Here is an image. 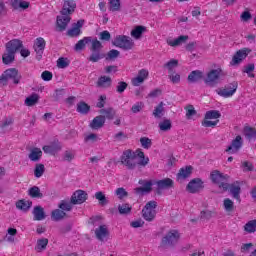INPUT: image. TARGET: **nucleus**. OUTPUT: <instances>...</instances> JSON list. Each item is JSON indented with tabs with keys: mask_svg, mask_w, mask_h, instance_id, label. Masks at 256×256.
<instances>
[{
	"mask_svg": "<svg viewBox=\"0 0 256 256\" xmlns=\"http://www.w3.org/2000/svg\"><path fill=\"white\" fill-rule=\"evenodd\" d=\"M224 76L225 72L223 71L221 65L214 64L213 68L206 73V77H204V83L210 87H213L214 85H217V83L221 81V77Z\"/></svg>",
	"mask_w": 256,
	"mask_h": 256,
	"instance_id": "1",
	"label": "nucleus"
},
{
	"mask_svg": "<svg viewBox=\"0 0 256 256\" xmlns=\"http://www.w3.org/2000/svg\"><path fill=\"white\" fill-rule=\"evenodd\" d=\"M181 235L177 230H170L166 233L161 240L160 249H171V247H175L177 245Z\"/></svg>",
	"mask_w": 256,
	"mask_h": 256,
	"instance_id": "2",
	"label": "nucleus"
},
{
	"mask_svg": "<svg viewBox=\"0 0 256 256\" xmlns=\"http://www.w3.org/2000/svg\"><path fill=\"white\" fill-rule=\"evenodd\" d=\"M210 179L215 185H218L219 189L227 191L229 189V175L223 174L218 170H214L210 174Z\"/></svg>",
	"mask_w": 256,
	"mask_h": 256,
	"instance_id": "3",
	"label": "nucleus"
},
{
	"mask_svg": "<svg viewBox=\"0 0 256 256\" xmlns=\"http://www.w3.org/2000/svg\"><path fill=\"white\" fill-rule=\"evenodd\" d=\"M120 161L127 169H135L137 167V151H124L120 157Z\"/></svg>",
	"mask_w": 256,
	"mask_h": 256,
	"instance_id": "4",
	"label": "nucleus"
},
{
	"mask_svg": "<svg viewBox=\"0 0 256 256\" xmlns=\"http://www.w3.org/2000/svg\"><path fill=\"white\" fill-rule=\"evenodd\" d=\"M21 80V75H19V70L15 68H9L3 72L0 77V85H7L8 81H13L17 85Z\"/></svg>",
	"mask_w": 256,
	"mask_h": 256,
	"instance_id": "5",
	"label": "nucleus"
},
{
	"mask_svg": "<svg viewBox=\"0 0 256 256\" xmlns=\"http://www.w3.org/2000/svg\"><path fill=\"white\" fill-rule=\"evenodd\" d=\"M239 87V83L237 82H231L227 85H225L222 88H218L216 90L217 95H219L220 97H223L224 99H229L231 97H233V95H235V93H237V89Z\"/></svg>",
	"mask_w": 256,
	"mask_h": 256,
	"instance_id": "6",
	"label": "nucleus"
},
{
	"mask_svg": "<svg viewBox=\"0 0 256 256\" xmlns=\"http://www.w3.org/2000/svg\"><path fill=\"white\" fill-rule=\"evenodd\" d=\"M157 203L155 201H149L142 209V217L145 221H153L157 215Z\"/></svg>",
	"mask_w": 256,
	"mask_h": 256,
	"instance_id": "7",
	"label": "nucleus"
},
{
	"mask_svg": "<svg viewBox=\"0 0 256 256\" xmlns=\"http://www.w3.org/2000/svg\"><path fill=\"white\" fill-rule=\"evenodd\" d=\"M251 53V49L249 48H242L238 50L232 57V60L230 61L231 67H239L245 59H247V55Z\"/></svg>",
	"mask_w": 256,
	"mask_h": 256,
	"instance_id": "8",
	"label": "nucleus"
},
{
	"mask_svg": "<svg viewBox=\"0 0 256 256\" xmlns=\"http://www.w3.org/2000/svg\"><path fill=\"white\" fill-rule=\"evenodd\" d=\"M113 45H115V47H120V49L129 51L130 49H133L134 43L133 39L129 36H117L113 41Z\"/></svg>",
	"mask_w": 256,
	"mask_h": 256,
	"instance_id": "9",
	"label": "nucleus"
},
{
	"mask_svg": "<svg viewBox=\"0 0 256 256\" xmlns=\"http://www.w3.org/2000/svg\"><path fill=\"white\" fill-rule=\"evenodd\" d=\"M156 192L158 195H161V191H167L169 189H173L175 182L171 178H164L156 181Z\"/></svg>",
	"mask_w": 256,
	"mask_h": 256,
	"instance_id": "10",
	"label": "nucleus"
},
{
	"mask_svg": "<svg viewBox=\"0 0 256 256\" xmlns=\"http://www.w3.org/2000/svg\"><path fill=\"white\" fill-rule=\"evenodd\" d=\"M147 79H149V70L141 69L138 71L137 75L131 79V84L133 87H139L143 85Z\"/></svg>",
	"mask_w": 256,
	"mask_h": 256,
	"instance_id": "11",
	"label": "nucleus"
},
{
	"mask_svg": "<svg viewBox=\"0 0 256 256\" xmlns=\"http://www.w3.org/2000/svg\"><path fill=\"white\" fill-rule=\"evenodd\" d=\"M45 45H47V43L45 42V39L43 37H39L34 41L33 49L36 53V59L38 61H41V58L43 57V52L45 51Z\"/></svg>",
	"mask_w": 256,
	"mask_h": 256,
	"instance_id": "12",
	"label": "nucleus"
},
{
	"mask_svg": "<svg viewBox=\"0 0 256 256\" xmlns=\"http://www.w3.org/2000/svg\"><path fill=\"white\" fill-rule=\"evenodd\" d=\"M139 185H141V187L134 189L137 195H145V193H151L153 190V181L151 180H140Z\"/></svg>",
	"mask_w": 256,
	"mask_h": 256,
	"instance_id": "13",
	"label": "nucleus"
},
{
	"mask_svg": "<svg viewBox=\"0 0 256 256\" xmlns=\"http://www.w3.org/2000/svg\"><path fill=\"white\" fill-rule=\"evenodd\" d=\"M95 236L98 241H109V237H111L109 227L107 225H100L98 228L95 229Z\"/></svg>",
	"mask_w": 256,
	"mask_h": 256,
	"instance_id": "14",
	"label": "nucleus"
},
{
	"mask_svg": "<svg viewBox=\"0 0 256 256\" xmlns=\"http://www.w3.org/2000/svg\"><path fill=\"white\" fill-rule=\"evenodd\" d=\"M71 23V16L67 14H61L56 18V29L57 31H65L67 26Z\"/></svg>",
	"mask_w": 256,
	"mask_h": 256,
	"instance_id": "15",
	"label": "nucleus"
},
{
	"mask_svg": "<svg viewBox=\"0 0 256 256\" xmlns=\"http://www.w3.org/2000/svg\"><path fill=\"white\" fill-rule=\"evenodd\" d=\"M243 147V138L241 136H236L234 140H232L231 144L226 148V153L228 155H233L239 151Z\"/></svg>",
	"mask_w": 256,
	"mask_h": 256,
	"instance_id": "16",
	"label": "nucleus"
},
{
	"mask_svg": "<svg viewBox=\"0 0 256 256\" xmlns=\"http://www.w3.org/2000/svg\"><path fill=\"white\" fill-rule=\"evenodd\" d=\"M85 201H87V192L83 190H76L71 197V203L73 205H81Z\"/></svg>",
	"mask_w": 256,
	"mask_h": 256,
	"instance_id": "17",
	"label": "nucleus"
},
{
	"mask_svg": "<svg viewBox=\"0 0 256 256\" xmlns=\"http://www.w3.org/2000/svg\"><path fill=\"white\" fill-rule=\"evenodd\" d=\"M75 9H77V3L74 0H65L63 3V7L61 10V15H71L75 13Z\"/></svg>",
	"mask_w": 256,
	"mask_h": 256,
	"instance_id": "18",
	"label": "nucleus"
},
{
	"mask_svg": "<svg viewBox=\"0 0 256 256\" xmlns=\"http://www.w3.org/2000/svg\"><path fill=\"white\" fill-rule=\"evenodd\" d=\"M62 148L63 146L61 145V143L59 141H56L49 145L43 146L42 149L44 153L48 155H57V153H59V151H61Z\"/></svg>",
	"mask_w": 256,
	"mask_h": 256,
	"instance_id": "19",
	"label": "nucleus"
},
{
	"mask_svg": "<svg viewBox=\"0 0 256 256\" xmlns=\"http://www.w3.org/2000/svg\"><path fill=\"white\" fill-rule=\"evenodd\" d=\"M201 189H203V181L199 178L193 179L187 185V191H189V193H198Z\"/></svg>",
	"mask_w": 256,
	"mask_h": 256,
	"instance_id": "20",
	"label": "nucleus"
},
{
	"mask_svg": "<svg viewBox=\"0 0 256 256\" xmlns=\"http://www.w3.org/2000/svg\"><path fill=\"white\" fill-rule=\"evenodd\" d=\"M10 5L14 11H25L29 9L30 3L25 0H10Z\"/></svg>",
	"mask_w": 256,
	"mask_h": 256,
	"instance_id": "21",
	"label": "nucleus"
},
{
	"mask_svg": "<svg viewBox=\"0 0 256 256\" xmlns=\"http://www.w3.org/2000/svg\"><path fill=\"white\" fill-rule=\"evenodd\" d=\"M230 194L236 201H241V183L234 182L230 186H228Z\"/></svg>",
	"mask_w": 256,
	"mask_h": 256,
	"instance_id": "22",
	"label": "nucleus"
},
{
	"mask_svg": "<svg viewBox=\"0 0 256 256\" xmlns=\"http://www.w3.org/2000/svg\"><path fill=\"white\" fill-rule=\"evenodd\" d=\"M187 39H189L188 36H179L178 38L168 37L166 43L169 47H179L183 45Z\"/></svg>",
	"mask_w": 256,
	"mask_h": 256,
	"instance_id": "23",
	"label": "nucleus"
},
{
	"mask_svg": "<svg viewBox=\"0 0 256 256\" xmlns=\"http://www.w3.org/2000/svg\"><path fill=\"white\" fill-rule=\"evenodd\" d=\"M23 47V43L20 40L13 39L6 43V51H10V53H17L19 49Z\"/></svg>",
	"mask_w": 256,
	"mask_h": 256,
	"instance_id": "24",
	"label": "nucleus"
},
{
	"mask_svg": "<svg viewBox=\"0 0 256 256\" xmlns=\"http://www.w3.org/2000/svg\"><path fill=\"white\" fill-rule=\"evenodd\" d=\"M85 25L84 20H78L77 23H74L72 28L68 30V35L70 37H77V35H81V28Z\"/></svg>",
	"mask_w": 256,
	"mask_h": 256,
	"instance_id": "25",
	"label": "nucleus"
},
{
	"mask_svg": "<svg viewBox=\"0 0 256 256\" xmlns=\"http://www.w3.org/2000/svg\"><path fill=\"white\" fill-rule=\"evenodd\" d=\"M113 85V80L109 76H100L97 80V87L100 89H109Z\"/></svg>",
	"mask_w": 256,
	"mask_h": 256,
	"instance_id": "26",
	"label": "nucleus"
},
{
	"mask_svg": "<svg viewBox=\"0 0 256 256\" xmlns=\"http://www.w3.org/2000/svg\"><path fill=\"white\" fill-rule=\"evenodd\" d=\"M136 163L137 165H140V167H146V165H149V157H146L145 153H143L141 149L136 150Z\"/></svg>",
	"mask_w": 256,
	"mask_h": 256,
	"instance_id": "27",
	"label": "nucleus"
},
{
	"mask_svg": "<svg viewBox=\"0 0 256 256\" xmlns=\"http://www.w3.org/2000/svg\"><path fill=\"white\" fill-rule=\"evenodd\" d=\"M41 157H43V151H41V148H32L30 150V153L28 155V158L30 161L37 162L41 160Z\"/></svg>",
	"mask_w": 256,
	"mask_h": 256,
	"instance_id": "28",
	"label": "nucleus"
},
{
	"mask_svg": "<svg viewBox=\"0 0 256 256\" xmlns=\"http://www.w3.org/2000/svg\"><path fill=\"white\" fill-rule=\"evenodd\" d=\"M191 173H193V167L186 166L184 168H181L179 173L177 174L178 181H183V179H187V177L191 176Z\"/></svg>",
	"mask_w": 256,
	"mask_h": 256,
	"instance_id": "29",
	"label": "nucleus"
},
{
	"mask_svg": "<svg viewBox=\"0 0 256 256\" xmlns=\"http://www.w3.org/2000/svg\"><path fill=\"white\" fill-rule=\"evenodd\" d=\"M201 79L204 80L205 75L200 70H194L188 76V81H190V83H197V81H201Z\"/></svg>",
	"mask_w": 256,
	"mask_h": 256,
	"instance_id": "30",
	"label": "nucleus"
},
{
	"mask_svg": "<svg viewBox=\"0 0 256 256\" xmlns=\"http://www.w3.org/2000/svg\"><path fill=\"white\" fill-rule=\"evenodd\" d=\"M17 237V230L15 228H8L6 231V235L4 236V241L6 243H15Z\"/></svg>",
	"mask_w": 256,
	"mask_h": 256,
	"instance_id": "31",
	"label": "nucleus"
},
{
	"mask_svg": "<svg viewBox=\"0 0 256 256\" xmlns=\"http://www.w3.org/2000/svg\"><path fill=\"white\" fill-rule=\"evenodd\" d=\"M105 125V116H96L90 123L91 129H101Z\"/></svg>",
	"mask_w": 256,
	"mask_h": 256,
	"instance_id": "32",
	"label": "nucleus"
},
{
	"mask_svg": "<svg viewBox=\"0 0 256 256\" xmlns=\"http://www.w3.org/2000/svg\"><path fill=\"white\" fill-rule=\"evenodd\" d=\"M146 31L147 28L145 26H136L131 31V37H133V39H141L143 33H145Z\"/></svg>",
	"mask_w": 256,
	"mask_h": 256,
	"instance_id": "33",
	"label": "nucleus"
},
{
	"mask_svg": "<svg viewBox=\"0 0 256 256\" xmlns=\"http://www.w3.org/2000/svg\"><path fill=\"white\" fill-rule=\"evenodd\" d=\"M222 207L226 213H233L235 209V202L230 198H225L222 203Z\"/></svg>",
	"mask_w": 256,
	"mask_h": 256,
	"instance_id": "34",
	"label": "nucleus"
},
{
	"mask_svg": "<svg viewBox=\"0 0 256 256\" xmlns=\"http://www.w3.org/2000/svg\"><path fill=\"white\" fill-rule=\"evenodd\" d=\"M34 220L43 221L45 219V211L41 206H36L33 210Z\"/></svg>",
	"mask_w": 256,
	"mask_h": 256,
	"instance_id": "35",
	"label": "nucleus"
},
{
	"mask_svg": "<svg viewBox=\"0 0 256 256\" xmlns=\"http://www.w3.org/2000/svg\"><path fill=\"white\" fill-rule=\"evenodd\" d=\"M31 205L32 202L29 200H19L18 202H16V208L20 211H29Z\"/></svg>",
	"mask_w": 256,
	"mask_h": 256,
	"instance_id": "36",
	"label": "nucleus"
},
{
	"mask_svg": "<svg viewBox=\"0 0 256 256\" xmlns=\"http://www.w3.org/2000/svg\"><path fill=\"white\" fill-rule=\"evenodd\" d=\"M28 195L34 199H41L43 197V193H41V189L37 186H33L28 190Z\"/></svg>",
	"mask_w": 256,
	"mask_h": 256,
	"instance_id": "37",
	"label": "nucleus"
},
{
	"mask_svg": "<svg viewBox=\"0 0 256 256\" xmlns=\"http://www.w3.org/2000/svg\"><path fill=\"white\" fill-rule=\"evenodd\" d=\"M109 11L115 13L117 11H121V0H109Z\"/></svg>",
	"mask_w": 256,
	"mask_h": 256,
	"instance_id": "38",
	"label": "nucleus"
},
{
	"mask_svg": "<svg viewBox=\"0 0 256 256\" xmlns=\"http://www.w3.org/2000/svg\"><path fill=\"white\" fill-rule=\"evenodd\" d=\"M245 233H255L256 232V219L248 221L243 227Z\"/></svg>",
	"mask_w": 256,
	"mask_h": 256,
	"instance_id": "39",
	"label": "nucleus"
},
{
	"mask_svg": "<svg viewBox=\"0 0 256 256\" xmlns=\"http://www.w3.org/2000/svg\"><path fill=\"white\" fill-rule=\"evenodd\" d=\"M47 245H49V240L47 238H42L37 241L36 251L41 253V251H45L47 249Z\"/></svg>",
	"mask_w": 256,
	"mask_h": 256,
	"instance_id": "40",
	"label": "nucleus"
},
{
	"mask_svg": "<svg viewBox=\"0 0 256 256\" xmlns=\"http://www.w3.org/2000/svg\"><path fill=\"white\" fill-rule=\"evenodd\" d=\"M15 59V53L11 51H7L2 56V61L5 65H9V63H12Z\"/></svg>",
	"mask_w": 256,
	"mask_h": 256,
	"instance_id": "41",
	"label": "nucleus"
},
{
	"mask_svg": "<svg viewBox=\"0 0 256 256\" xmlns=\"http://www.w3.org/2000/svg\"><path fill=\"white\" fill-rule=\"evenodd\" d=\"M220 117H221V112H219L218 110H210L205 114V118L213 121H219Z\"/></svg>",
	"mask_w": 256,
	"mask_h": 256,
	"instance_id": "42",
	"label": "nucleus"
},
{
	"mask_svg": "<svg viewBox=\"0 0 256 256\" xmlns=\"http://www.w3.org/2000/svg\"><path fill=\"white\" fill-rule=\"evenodd\" d=\"M163 102H161L153 111V115L154 117H156L157 119H161V117H163V115H165V108H164Z\"/></svg>",
	"mask_w": 256,
	"mask_h": 256,
	"instance_id": "43",
	"label": "nucleus"
},
{
	"mask_svg": "<svg viewBox=\"0 0 256 256\" xmlns=\"http://www.w3.org/2000/svg\"><path fill=\"white\" fill-rule=\"evenodd\" d=\"M38 101H39V95L32 94L25 99L24 103L27 107H33V105H35Z\"/></svg>",
	"mask_w": 256,
	"mask_h": 256,
	"instance_id": "44",
	"label": "nucleus"
},
{
	"mask_svg": "<svg viewBox=\"0 0 256 256\" xmlns=\"http://www.w3.org/2000/svg\"><path fill=\"white\" fill-rule=\"evenodd\" d=\"M91 42V38L85 37L82 40L78 41L75 45V51H83V48L86 47L87 43Z\"/></svg>",
	"mask_w": 256,
	"mask_h": 256,
	"instance_id": "45",
	"label": "nucleus"
},
{
	"mask_svg": "<svg viewBox=\"0 0 256 256\" xmlns=\"http://www.w3.org/2000/svg\"><path fill=\"white\" fill-rule=\"evenodd\" d=\"M244 135H245L246 138L249 139V141H251V139L256 138V130L251 128V127H245L244 128Z\"/></svg>",
	"mask_w": 256,
	"mask_h": 256,
	"instance_id": "46",
	"label": "nucleus"
},
{
	"mask_svg": "<svg viewBox=\"0 0 256 256\" xmlns=\"http://www.w3.org/2000/svg\"><path fill=\"white\" fill-rule=\"evenodd\" d=\"M75 159V150H66L63 153V161H67L68 163H71Z\"/></svg>",
	"mask_w": 256,
	"mask_h": 256,
	"instance_id": "47",
	"label": "nucleus"
},
{
	"mask_svg": "<svg viewBox=\"0 0 256 256\" xmlns=\"http://www.w3.org/2000/svg\"><path fill=\"white\" fill-rule=\"evenodd\" d=\"M179 65V61L172 59L165 64L166 69H168V73H173V70L177 69Z\"/></svg>",
	"mask_w": 256,
	"mask_h": 256,
	"instance_id": "48",
	"label": "nucleus"
},
{
	"mask_svg": "<svg viewBox=\"0 0 256 256\" xmlns=\"http://www.w3.org/2000/svg\"><path fill=\"white\" fill-rule=\"evenodd\" d=\"M63 217H65V211L60 210V209H56V210L52 211V219L54 221H61V219H63Z\"/></svg>",
	"mask_w": 256,
	"mask_h": 256,
	"instance_id": "49",
	"label": "nucleus"
},
{
	"mask_svg": "<svg viewBox=\"0 0 256 256\" xmlns=\"http://www.w3.org/2000/svg\"><path fill=\"white\" fill-rule=\"evenodd\" d=\"M45 173V165L43 164H36L34 169V175L39 179V177H43V174Z\"/></svg>",
	"mask_w": 256,
	"mask_h": 256,
	"instance_id": "50",
	"label": "nucleus"
},
{
	"mask_svg": "<svg viewBox=\"0 0 256 256\" xmlns=\"http://www.w3.org/2000/svg\"><path fill=\"white\" fill-rule=\"evenodd\" d=\"M160 131H170L171 130V120L164 119L159 123Z\"/></svg>",
	"mask_w": 256,
	"mask_h": 256,
	"instance_id": "51",
	"label": "nucleus"
},
{
	"mask_svg": "<svg viewBox=\"0 0 256 256\" xmlns=\"http://www.w3.org/2000/svg\"><path fill=\"white\" fill-rule=\"evenodd\" d=\"M118 211L120 215H129V213H131V205L121 204L118 206Z\"/></svg>",
	"mask_w": 256,
	"mask_h": 256,
	"instance_id": "52",
	"label": "nucleus"
},
{
	"mask_svg": "<svg viewBox=\"0 0 256 256\" xmlns=\"http://www.w3.org/2000/svg\"><path fill=\"white\" fill-rule=\"evenodd\" d=\"M70 63H71V61L68 60V58L61 57L57 60V67L59 69H65V68L69 67Z\"/></svg>",
	"mask_w": 256,
	"mask_h": 256,
	"instance_id": "53",
	"label": "nucleus"
},
{
	"mask_svg": "<svg viewBox=\"0 0 256 256\" xmlns=\"http://www.w3.org/2000/svg\"><path fill=\"white\" fill-rule=\"evenodd\" d=\"M100 113L102 115H105L106 116V119H114L115 117V111L113 108H107V109H102L100 110Z\"/></svg>",
	"mask_w": 256,
	"mask_h": 256,
	"instance_id": "54",
	"label": "nucleus"
},
{
	"mask_svg": "<svg viewBox=\"0 0 256 256\" xmlns=\"http://www.w3.org/2000/svg\"><path fill=\"white\" fill-rule=\"evenodd\" d=\"M140 144L143 149H151V145H153V142L150 138L142 137L140 138Z\"/></svg>",
	"mask_w": 256,
	"mask_h": 256,
	"instance_id": "55",
	"label": "nucleus"
},
{
	"mask_svg": "<svg viewBox=\"0 0 256 256\" xmlns=\"http://www.w3.org/2000/svg\"><path fill=\"white\" fill-rule=\"evenodd\" d=\"M77 111L78 113L85 115L86 113H89V106L85 102H80L77 105Z\"/></svg>",
	"mask_w": 256,
	"mask_h": 256,
	"instance_id": "56",
	"label": "nucleus"
},
{
	"mask_svg": "<svg viewBox=\"0 0 256 256\" xmlns=\"http://www.w3.org/2000/svg\"><path fill=\"white\" fill-rule=\"evenodd\" d=\"M218 124H219V120H211V119L204 118V120L202 121L203 127H217Z\"/></svg>",
	"mask_w": 256,
	"mask_h": 256,
	"instance_id": "57",
	"label": "nucleus"
},
{
	"mask_svg": "<svg viewBox=\"0 0 256 256\" xmlns=\"http://www.w3.org/2000/svg\"><path fill=\"white\" fill-rule=\"evenodd\" d=\"M197 115V111H195V107L189 105L186 107V117L187 119H193Z\"/></svg>",
	"mask_w": 256,
	"mask_h": 256,
	"instance_id": "58",
	"label": "nucleus"
},
{
	"mask_svg": "<svg viewBox=\"0 0 256 256\" xmlns=\"http://www.w3.org/2000/svg\"><path fill=\"white\" fill-rule=\"evenodd\" d=\"M170 81L174 84L180 83L181 81V75L177 72H170L168 75Z\"/></svg>",
	"mask_w": 256,
	"mask_h": 256,
	"instance_id": "59",
	"label": "nucleus"
},
{
	"mask_svg": "<svg viewBox=\"0 0 256 256\" xmlns=\"http://www.w3.org/2000/svg\"><path fill=\"white\" fill-rule=\"evenodd\" d=\"M85 141L86 143H97V141H99V136L97 134L90 133L86 135Z\"/></svg>",
	"mask_w": 256,
	"mask_h": 256,
	"instance_id": "60",
	"label": "nucleus"
},
{
	"mask_svg": "<svg viewBox=\"0 0 256 256\" xmlns=\"http://www.w3.org/2000/svg\"><path fill=\"white\" fill-rule=\"evenodd\" d=\"M253 71H255V64H248L244 68V73H247L248 77H255V74H253Z\"/></svg>",
	"mask_w": 256,
	"mask_h": 256,
	"instance_id": "61",
	"label": "nucleus"
},
{
	"mask_svg": "<svg viewBox=\"0 0 256 256\" xmlns=\"http://www.w3.org/2000/svg\"><path fill=\"white\" fill-rule=\"evenodd\" d=\"M95 197L99 201L100 205H107V198L103 192H96Z\"/></svg>",
	"mask_w": 256,
	"mask_h": 256,
	"instance_id": "62",
	"label": "nucleus"
},
{
	"mask_svg": "<svg viewBox=\"0 0 256 256\" xmlns=\"http://www.w3.org/2000/svg\"><path fill=\"white\" fill-rule=\"evenodd\" d=\"M143 107H145V104L143 102H136L132 108V113H140V111H143Z\"/></svg>",
	"mask_w": 256,
	"mask_h": 256,
	"instance_id": "63",
	"label": "nucleus"
},
{
	"mask_svg": "<svg viewBox=\"0 0 256 256\" xmlns=\"http://www.w3.org/2000/svg\"><path fill=\"white\" fill-rule=\"evenodd\" d=\"M72 208L73 206L70 202L63 201L59 204V209H61L62 211H71Z\"/></svg>",
	"mask_w": 256,
	"mask_h": 256,
	"instance_id": "64",
	"label": "nucleus"
}]
</instances>
